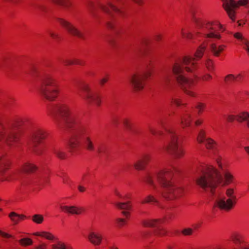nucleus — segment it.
Returning a JSON list of instances; mask_svg holds the SVG:
<instances>
[{
	"instance_id": "1",
	"label": "nucleus",
	"mask_w": 249,
	"mask_h": 249,
	"mask_svg": "<svg viewBox=\"0 0 249 249\" xmlns=\"http://www.w3.org/2000/svg\"><path fill=\"white\" fill-rule=\"evenodd\" d=\"M51 111L58 126L72 131L69 143L71 152L81 147L89 151L95 150L89 128L81 123L80 118L71 112L68 106L65 104L54 105Z\"/></svg>"
},
{
	"instance_id": "2",
	"label": "nucleus",
	"mask_w": 249,
	"mask_h": 249,
	"mask_svg": "<svg viewBox=\"0 0 249 249\" xmlns=\"http://www.w3.org/2000/svg\"><path fill=\"white\" fill-rule=\"evenodd\" d=\"M176 170L174 168L166 169L159 172H148L143 177V181L151 188L153 194L148 195L142 202V204L158 203L156 195H161L167 200H172L180 196L183 193L182 188L174 185L171 179Z\"/></svg>"
},
{
	"instance_id": "3",
	"label": "nucleus",
	"mask_w": 249,
	"mask_h": 249,
	"mask_svg": "<svg viewBox=\"0 0 249 249\" xmlns=\"http://www.w3.org/2000/svg\"><path fill=\"white\" fill-rule=\"evenodd\" d=\"M206 47L203 45L200 46L196 53V58L185 56L176 62L172 68V72L177 82L184 91L190 96H194V93L190 90L194 84V80L187 77L185 72L191 73L193 75H196L195 72L197 67L196 58L199 59L202 57Z\"/></svg>"
},
{
	"instance_id": "4",
	"label": "nucleus",
	"mask_w": 249,
	"mask_h": 249,
	"mask_svg": "<svg viewBox=\"0 0 249 249\" xmlns=\"http://www.w3.org/2000/svg\"><path fill=\"white\" fill-rule=\"evenodd\" d=\"M218 166L221 169L223 177L216 169L212 166H203L199 168V175L196 177V184L205 191L213 193L217 184L223 182V186L232 182L233 176L227 170L224 169L221 163L217 161Z\"/></svg>"
},
{
	"instance_id": "5",
	"label": "nucleus",
	"mask_w": 249,
	"mask_h": 249,
	"mask_svg": "<svg viewBox=\"0 0 249 249\" xmlns=\"http://www.w3.org/2000/svg\"><path fill=\"white\" fill-rule=\"evenodd\" d=\"M20 130L15 123L0 122V142L9 146H15L20 141Z\"/></svg>"
},
{
	"instance_id": "6",
	"label": "nucleus",
	"mask_w": 249,
	"mask_h": 249,
	"mask_svg": "<svg viewBox=\"0 0 249 249\" xmlns=\"http://www.w3.org/2000/svg\"><path fill=\"white\" fill-rule=\"evenodd\" d=\"M39 92L43 97L49 101H53L59 93V85L50 74L46 73L40 78Z\"/></svg>"
},
{
	"instance_id": "7",
	"label": "nucleus",
	"mask_w": 249,
	"mask_h": 249,
	"mask_svg": "<svg viewBox=\"0 0 249 249\" xmlns=\"http://www.w3.org/2000/svg\"><path fill=\"white\" fill-rule=\"evenodd\" d=\"M197 26L198 31L197 34H201L206 38L219 39L221 36L220 32H223L225 29L222 25L217 21L199 22L194 18Z\"/></svg>"
},
{
	"instance_id": "8",
	"label": "nucleus",
	"mask_w": 249,
	"mask_h": 249,
	"mask_svg": "<svg viewBox=\"0 0 249 249\" xmlns=\"http://www.w3.org/2000/svg\"><path fill=\"white\" fill-rule=\"evenodd\" d=\"M211 194L212 199L214 201V206L220 209L228 211L231 210L236 203L237 198L234 195V190L232 188L226 190V194L228 197L227 199L219 193L215 192V190L213 191V193Z\"/></svg>"
},
{
	"instance_id": "9",
	"label": "nucleus",
	"mask_w": 249,
	"mask_h": 249,
	"mask_svg": "<svg viewBox=\"0 0 249 249\" xmlns=\"http://www.w3.org/2000/svg\"><path fill=\"white\" fill-rule=\"evenodd\" d=\"M151 60H147L145 62L146 71L142 72H136L132 74L129 77V81L136 91L141 90L144 86V80L150 76Z\"/></svg>"
},
{
	"instance_id": "10",
	"label": "nucleus",
	"mask_w": 249,
	"mask_h": 249,
	"mask_svg": "<svg viewBox=\"0 0 249 249\" xmlns=\"http://www.w3.org/2000/svg\"><path fill=\"white\" fill-rule=\"evenodd\" d=\"M169 142L167 145L163 148L168 153L172 154L176 158L181 157L184 154L182 149L178 146V138L174 129L167 130Z\"/></svg>"
},
{
	"instance_id": "11",
	"label": "nucleus",
	"mask_w": 249,
	"mask_h": 249,
	"mask_svg": "<svg viewBox=\"0 0 249 249\" xmlns=\"http://www.w3.org/2000/svg\"><path fill=\"white\" fill-rule=\"evenodd\" d=\"M79 90L82 94H79L84 100L89 104H94L99 107L101 104V99L99 93L93 92L90 88L89 84L85 82L79 84L78 86Z\"/></svg>"
},
{
	"instance_id": "12",
	"label": "nucleus",
	"mask_w": 249,
	"mask_h": 249,
	"mask_svg": "<svg viewBox=\"0 0 249 249\" xmlns=\"http://www.w3.org/2000/svg\"><path fill=\"white\" fill-rule=\"evenodd\" d=\"M46 137V132L40 128H36L31 133L28 144L30 146L33 147L34 151L37 155L41 154L42 147L36 148V146L41 143V141Z\"/></svg>"
},
{
	"instance_id": "13",
	"label": "nucleus",
	"mask_w": 249,
	"mask_h": 249,
	"mask_svg": "<svg viewBox=\"0 0 249 249\" xmlns=\"http://www.w3.org/2000/svg\"><path fill=\"white\" fill-rule=\"evenodd\" d=\"M123 1H120L119 0H114L113 3L110 0H107L104 4H100V8L108 15L113 17L114 14H117L120 16L123 15V11L121 9L120 4L123 3Z\"/></svg>"
},
{
	"instance_id": "14",
	"label": "nucleus",
	"mask_w": 249,
	"mask_h": 249,
	"mask_svg": "<svg viewBox=\"0 0 249 249\" xmlns=\"http://www.w3.org/2000/svg\"><path fill=\"white\" fill-rule=\"evenodd\" d=\"M248 0H239L236 2L234 0H227L224 5V8L227 12L230 18L232 20H235L234 8H238L239 6L245 5L247 4Z\"/></svg>"
},
{
	"instance_id": "15",
	"label": "nucleus",
	"mask_w": 249,
	"mask_h": 249,
	"mask_svg": "<svg viewBox=\"0 0 249 249\" xmlns=\"http://www.w3.org/2000/svg\"><path fill=\"white\" fill-rule=\"evenodd\" d=\"M161 223L162 220L160 219H152L143 221L142 224L145 227L156 228V229L154 231L155 235L163 236L166 234L167 231L160 228Z\"/></svg>"
},
{
	"instance_id": "16",
	"label": "nucleus",
	"mask_w": 249,
	"mask_h": 249,
	"mask_svg": "<svg viewBox=\"0 0 249 249\" xmlns=\"http://www.w3.org/2000/svg\"><path fill=\"white\" fill-rule=\"evenodd\" d=\"M57 20L58 22L67 30L69 34L80 38L83 39H85L84 34L78 30L71 23L62 18H58Z\"/></svg>"
},
{
	"instance_id": "17",
	"label": "nucleus",
	"mask_w": 249,
	"mask_h": 249,
	"mask_svg": "<svg viewBox=\"0 0 249 249\" xmlns=\"http://www.w3.org/2000/svg\"><path fill=\"white\" fill-rule=\"evenodd\" d=\"M197 141L199 143L204 142L206 148L208 149H214L216 146L215 142L210 138H206L205 132L201 130L199 132L197 138Z\"/></svg>"
},
{
	"instance_id": "18",
	"label": "nucleus",
	"mask_w": 249,
	"mask_h": 249,
	"mask_svg": "<svg viewBox=\"0 0 249 249\" xmlns=\"http://www.w3.org/2000/svg\"><path fill=\"white\" fill-rule=\"evenodd\" d=\"M235 119H236L239 122H245L246 125L249 128V113L248 112H241L236 116L234 115H229L227 117V120L229 122H232Z\"/></svg>"
},
{
	"instance_id": "19",
	"label": "nucleus",
	"mask_w": 249,
	"mask_h": 249,
	"mask_svg": "<svg viewBox=\"0 0 249 249\" xmlns=\"http://www.w3.org/2000/svg\"><path fill=\"white\" fill-rule=\"evenodd\" d=\"M150 159L151 157L149 155H144L134 163V166L137 170H143Z\"/></svg>"
},
{
	"instance_id": "20",
	"label": "nucleus",
	"mask_w": 249,
	"mask_h": 249,
	"mask_svg": "<svg viewBox=\"0 0 249 249\" xmlns=\"http://www.w3.org/2000/svg\"><path fill=\"white\" fill-rule=\"evenodd\" d=\"M231 239L235 245L233 249H249V247H246L244 245L241 235L234 234L231 236Z\"/></svg>"
},
{
	"instance_id": "21",
	"label": "nucleus",
	"mask_w": 249,
	"mask_h": 249,
	"mask_svg": "<svg viewBox=\"0 0 249 249\" xmlns=\"http://www.w3.org/2000/svg\"><path fill=\"white\" fill-rule=\"evenodd\" d=\"M61 209L64 212L71 214H80L84 211L82 207L75 206H60Z\"/></svg>"
},
{
	"instance_id": "22",
	"label": "nucleus",
	"mask_w": 249,
	"mask_h": 249,
	"mask_svg": "<svg viewBox=\"0 0 249 249\" xmlns=\"http://www.w3.org/2000/svg\"><path fill=\"white\" fill-rule=\"evenodd\" d=\"M226 48V45L224 44H218L215 43H212L210 45V49L212 53L216 57L219 56Z\"/></svg>"
},
{
	"instance_id": "23",
	"label": "nucleus",
	"mask_w": 249,
	"mask_h": 249,
	"mask_svg": "<svg viewBox=\"0 0 249 249\" xmlns=\"http://www.w3.org/2000/svg\"><path fill=\"white\" fill-rule=\"evenodd\" d=\"M88 239L92 244L98 246L101 243L103 237L101 233L91 231L89 234Z\"/></svg>"
},
{
	"instance_id": "24",
	"label": "nucleus",
	"mask_w": 249,
	"mask_h": 249,
	"mask_svg": "<svg viewBox=\"0 0 249 249\" xmlns=\"http://www.w3.org/2000/svg\"><path fill=\"white\" fill-rule=\"evenodd\" d=\"M37 167L34 164L31 163H26L22 167L21 170L23 172L27 173H33L36 170Z\"/></svg>"
},
{
	"instance_id": "25",
	"label": "nucleus",
	"mask_w": 249,
	"mask_h": 249,
	"mask_svg": "<svg viewBox=\"0 0 249 249\" xmlns=\"http://www.w3.org/2000/svg\"><path fill=\"white\" fill-rule=\"evenodd\" d=\"M124 127L129 131H131L134 134L139 135L140 133L135 129L132 128V124L127 119H124L122 121Z\"/></svg>"
},
{
	"instance_id": "26",
	"label": "nucleus",
	"mask_w": 249,
	"mask_h": 249,
	"mask_svg": "<svg viewBox=\"0 0 249 249\" xmlns=\"http://www.w3.org/2000/svg\"><path fill=\"white\" fill-rule=\"evenodd\" d=\"M234 36L238 39H241L242 43L244 45V49L249 53V42L247 39L243 38L242 35L239 33H235Z\"/></svg>"
},
{
	"instance_id": "27",
	"label": "nucleus",
	"mask_w": 249,
	"mask_h": 249,
	"mask_svg": "<svg viewBox=\"0 0 249 249\" xmlns=\"http://www.w3.org/2000/svg\"><path fill=\"white\" fill-rule=\"evenodd\" d=\"M191 119V115L189 113H185L181 118V124L182 126H188L190 124Z\"/></svg>"
},
{
	"instance_id": "28",
	"label": "nucleus",
	"mask_w": 249,
	"mask_h": 249,
	"mask_svg": "<svg viewBox=\"0 0 249 249\" xmlns=\"http://www.w3.org/2000/svg\"><path fill=\"white\" fill-rule=\"evenodd\" d=\"M53 3L63 6L66 8H69L72 5L71 0H51Z\"/></svg>"
},
{
	"instance_id": "29",
	"label": "nucleus",
	"mask_w": 249,
	"mask_h": 249,
	"mask_svg": "<svg viewBox=\"0 0 249 249\" xmlns=\"http://www.w3.org/2000/svg\"><path fill=\"white\" fill-rule=\"evenodd\" d=\"M170 81V74L168 72H164L160 78V82L163 85H167Z\"/></svg>"
},
{
	"instance_id": "30",
	"label": "nucleus",
	"mask_w": 249,
	"mask_h": 249,
	"mask_svg": "<svg viewBox=\"0 0 249 249\" xmlns=\"http://www.w3.org/2000/svg\"><path fill=\"white\" fill-rule=\"evenodd\" d=\"M9 216L11 220L15 223L17 224L18 222L20 219H23L24 217V215H18L15 212H12L9 214Z\"/></svg>"
},
{
	"instance_id": "31",
	"label": "nucleus",
	"mask_w": 249,
	"mask_h": 249,
	"mask_svg": "<svg viewBox=\"0 0 249 249\" xmlns=\"http://www.w3.org/2000/svg\"><path fill=\"white\" fill-rule=\"evenodd\" d=\"M8 160L3 157H0V174L3 173L8 166Z\"/></svg>"
},
{
	"instance_id": "32",
	"label": "nucleus",
	"mask_w": 249,
	"mask_h": 249,
	"mask_svg": "<svg viewBox=\"0 0 249 249\" xmlns=\"http://www.w3.org/2000/svg\"><path fill=\"white\" fill-rule=\"evenodd\" d=\"M115 206L118 209L129 210L131 209V206L129 204V202H117L115 203Z\"/></svg>"
},
{
	"instance_id": "33",
	"label": "nucleus",
	"mask_w": 249,
	"mask_h": 249,
	"mask_svg": "<svg viewBox=\"0 0 249 249\" xmlns=\"http://www.w3.org/2000/svg\"><path fill=\"white\" fill-rule=\"evenodd\" d=\"M18 242L22 246H30L32 245L33 243L32 240L29 238H22L20 239Z\"/></svg>"
},
{
	"instance_id": "34",
	"label": "nucleus",
	"mask_w": 249,
	"mask_h": 249,
	"mask_svg": "<svg viewBox=\"0 0 249 249\" xmlns=\"http://www.w3.org/2000/svg\"><path fill=\"white\" fill-rule=\"evenodd\" d=\"M52 249H67L66 245L63 242L57 241L56 244L52 245Z\"/></svg>"
},
{
	"instance_id": "35",
	"label": "nucleus",
	"mask_w": 249,
	"mask_h": 249,
	"mask_svg": "<svg viewBox=\"0 0 249 249\" xmlns=\"http://www.w3.org/2000/svg\"><path fill=\"white\" fill-rule=\"evenodd\" d=\"M147 43V40L145 38H143L141 40V41L140 42V44L135 49L134 53L136 54L140 53L141 51V47H143L144 46L146 45Z\"/></svg>"
},
{
	"instance_id": "36",
	"label": "nucleus",
	"mask_w": 249,
	"mask_h": 249,
	"mask_svg": "<svg viewBox=\"0 0 249 249\" xmlns=\"http://www.w3.org/2000/svg\"><path fill=\"white\" fill-rule=\"evenodd\" d=\"M236 79L235 77L232 74H228L225 78V82L226 84H231L233 81Z\"/></svg>"
},
{
	"instance_id": "37",
	"label": "nucleus",
	"mask_w": 249,
	"mask_h": 249,
	"mask_svg": "<svg viewBox=\"0 0 249 249\" xmlns=\"http://www.w3.org/2000/svg\"><path fill=\"white\" fill-rule=\"evenodd\" d=\"M32 220L37 224H40L43 221V217L40 214H35L33 216Z\"/></svg>"
},
{
	"instance_id": "38",
	"label": "nucleus",
	"mask_w": 249,
	"mask_h": 249,
	"mask_svg": "<svg viewBox=\"0 0 249 249\" xmlns=\"http://www.w3.org/2000/svg\"><path fill=\"white\" fill-rule=\"evenodd\" d=\"M62 62L65 65H70L73 64H76L79 65H82V63L80 62L78 60H76L75 62H74L72 60H62Z\"/></svg>"
},
{
	"instance_id": "39",
	"label": "nucleus",
	"mask_w": 249,
	"mask_h": 249,
	"mask_svg": "<svg viewBox=\"0 0 249 249\" xmlns=\"http://www.w3.org/2000/svg\"><path fill=\"white\" fill-rule=\"evenodd\" d=\"M53 152L59 159H64L65 158L66 154L64 152L58 149H54Z\"/></svg>"
},
{
	"instance_id": "40",
	"label": "nucleus",
	"mask_w": 249,
	"mask_h": 249,
	"mask_svg": "<svg viewBox=\"0 0 249 249\" xmlns=\"http://www.w3.org/2000/svg\"><path fill=\"white\" fill-rule=\"evenodd\" d=\"M181 34L182 37L186 38L188 39H191L193 37V35L191 32H188L187 33H185L184 32L183 29H181Z\"/></svg>"
},
{
	"instance_id": "41",
	"label": "nucleus",
	"mask_w": 249,
	"mask_h": 249,
	"mask_svg": "<svg viewBox=\"0 0 249 249\" xmlns=\"http://www.w3.org/2000/svg\"><path fill=\"white\" fill-rule=\"evenodd\" d=\"M42 237H45L48 240H53L55 239L54 236L50 232H47L46 231H43V234H42Z\"/></svg>"
},
{
	"instance_id": "42",
	"label": "nucleus",
	"mask_w": 249,
	"mask_h": 249,
	"mask_svg": "<svg viewBox=\"0 0 249 249\" xmlns=\"http://www.w3.org/2000/svg\"><path fill=\"white\" fill-rule=\"evenodd\" d=\"M149 131L153 135H162V132L160 131H157L155 128L151 126H149L148 127Z\"/></svg>"
},
{
	"instance_id": "43",
	"label": "nucleus",
	"mask_w": 249,
	"mask_h": 249,
	"mask_svg": "<svg viewBox=\"0 0 249 249\" xmlns=\"http://www.w3.org/2000/svg\"><path fill=\"white\" fill-rule=\"evenodd\" d=\"M193 230L191 228H186L182 231V233L184 235H190L192 234Z\"/></svg>"
},
{
	"instance_id": "44",
	"label": "nucleus",
	"mask_w": 249,
	"mask_h": 249,
	"mask_svg": "<svg viewBox=\"0 0 249 249\" xmlns=\"http://www.w3.org/2000/svg\"><path fill=\"white\" fill-rule=\"evenodd\" d=\"M87 7L92 16L94 17H95V14L93 12V9L94 8V4L92 2H89L87 5Z\"/></svg>"
},
{
	"instance_id": "45",
	"label": "nucleus",
	"mask_w": 249,
	"mask_h": 249,
	"mask_svg": "<svg viewBox=\"0 0 249 249\" xmlns=\"http://www.w3.org/2000/svg\"><path fill=\"white\" fill-rule=\"evenodd\" d=\"M205 104L201 103H198L196 106V108L198 109L199 113L203 111V109L205 108Z\"/></svg>"
},
{
	"instance_id": "46",
	"label": "nucleus",
	"mask_w": 249,
	"mask_h": 249,
	"mask_svg": "<svg viewBox=\"0 0 249 249\" xmlns=\"http://www.w3.org/2000/svg\"><path fill=\"white\" fill-rule=\"evenodd\" d=\"M97 153L99 156H101L105 153V148L103 146H99L97 149Z\"/></svg>"
},
{
	"instance_id": "47",
	"label": "nucleus",
	"mask_w": 249,
	"mask_h": 249,
	"mask_svg": "<svg viewBox=\"0 0 249 249\" xmlns=\"http://www.w3.org/2000/svg\"><path fill=\"white\" fill-rule=\"evenodd\" d=\"M117 225L119 227H122L126 223V221L123 218H118L116 220Z\"/></svg>"
},
{
	"instance_id": "48",
	"label": "nucleus",
	"mask_w": 249,
	"mask_h": 249,
	"mask_svg": "<svg viewBox=\"0 0 249 249\" xmlns=\"http://www.w3.org/2000/svg\"><path fill=\"white\" fill-rule=\"evenodd\" d=\"M206 67L209 71H211L213 69V62L211 60H208L206 63Z\"/></svg>"
},
{
	"instance_id": "49",
	"label": "nucleus",
	"mask_w": 249,
	"mask_h": 249,
	"mask_svg": "<svg viewBox=\"0 0 249 249\" xmlns=\"http://www.w3.org/2000/svg\"><path fill=\"white\" fill-rule=\"evenodd\" d=\"M162 36L160 34H156L154 36V38L156 41H160L162 39Z\"/></svg>"
},
{
	"instance_id": "50",
	"label": "nucleus",
	"mask_w": 249,
	"mask_h": 249,
	"mask_svg": "<svg viewBox=\"0 0 249 249\" xmlns=\"http://www.w3.org/2000/svg\"><path fill=\"white\" fill-rule=\"evenodd\" d=\"M0 235L5 238H10L12 237V235L8 234L6 233H5L1 231H0Z\"/></svg>"
},
{
	"instance_id": "51",
	"label": "nucleus",
	"mask_w": 249,
	"mask_h": 249,
	"mask_svg": "<svg viewBox=\"0 0 249 249\" xmlns=\"http://www.w3.org/2000/svg\"><path fill=\"white\" fill-rule=\"evenodd\" d=\"M172 102L178 106H179L180 105V102L179 100L176 98L172 99Z\"/></svg>"
},
{
	"instance_id": "52",
	"label": "nucleus",
	"mask_w": 249,
	"mask_h": 249,
	"mask_svg": "<svg viewBox=\"0 0 249 249\" xmlns=\"http://www.w3.org/2000/svg\"><path fill=\"white\" fill-rule=\"evenodd\" d=\"M107 80H108V78L107 77H104L100 80V84L102 85H103L105 83H106L107 81Z\"/></svg>"
},
{
	"instance_id": "53",
	"label": "nucleus",
	"mask_w": 249,
	"mask_h": 249,
	"mask_svg": "<svg viewBox=\"0 0 249 249\" xmlns=\"http://www.w3.org/2000/svg\"><path fill=\"white\" fill-rule=\"evenodd\" d=\"M46 247V245L45 244H41L37 247H36V249H45Z\"/></svg>"
},
{
	"instance_id": "54",
	"label": "nucleus",
	"mask_w": 249,
	"mask_h": 249,
	"mask_svg": "<svg viewBox=\"0 0 249 249\" xmlns=\"http://www.w3.org/2000/svg\"><path fill=\"white\" fill-rule=\"evenodd\" d=\"M107 26L108 27V28L109 29H113V24L110 22V21H107Z\"/></svg>"
},
{
	"instance_id": "55",
	"label": "nucleus",
	"mask_w": 249,
	"mask_h": 249,
	"mask_svg": "<svg viewBox=\"0 0 249 249\" xmlns=\"http://www.w3.org/2000/svg\"><path fill=\"white\" fill-rule=\"evenodd\" d=\"M211 76L209 74H207L203 76V80H208L211 78Z\"/></svg>"
},
{
	"instance_id": "56",
	"label": "nucleus",
	"mask_w": 249,
	"mask_h": 249,
	"mask_svg": "<svg viewBox=\"0 0 249 249\" xmlns=\"http://www.w3.org/2000/svg\"><path fill=\"white\" fill-rule=\"evenodd\" d=\"M58 176H59V175H58ZM59 176H60V175H59ZM60 177L63 178L64 183H68V178L67 177H66L65 176H60Z\"/></svg>"
},
{
	"instance_id": "57",
	"label": "nucleus",
	"mask_w": 249,
	"mask_h": 249,
	"mask_svg": "<svg viewBox=\"0 0 249 249\" xmlns=\"http://www.w3.org/2000/svg\"><path fill=\"white\" fill-rule=\"evenodd\" d=\"M50 35L52 37H53V38H57L58 37V35L57 34H54L53 33H52V32H50Z\"/></svg>"
},
{
	"instance_id": "58",
	"label": "nucleus",
	"mask_w": 249,
	"mask_h": 249,
	"mask_svg": "<svg viewBox=\"0 0 249 249\" xmlns=\"http://www.w3.org/2000/svg\"><path fill=\"white\" fill-rule=\"evenodd\" d=\"M88 175H89L88 173H86L83 174V176H82V180H86L87 179V177H88Z\"/></svg>"
},
{
	"instance_id": "59",
	"label": "nucleus",
	"mask_w": 249,
	"mask_h": 249,
	"mask_svg": "<svg viewBox=\"0 0 249 249\" xmlns=\"http://www.w3.org/2000/svg\"><path fill=\"white\" fill-rule=\"evenodd\" d=\"M5 1L10 2L13 3H16L18 1V0H4Z\"/></svg>"
},
{
	"instance_id": "60",
	"label": "nucleus",
	"mask_w": 249,
	"mask_h": 249,
	"mask_svg": "<svg viewBox=\"0 0 249 249\" xmlns=\"http://www.w3.org/2000/svg\"><path fill=\"white\" fill-rule=\"evenodd\" d=\"M42 234H43V231L42 232H35L34 233V235L36 236H39L42 237Z\"/></svg>"
},
{
	"instance_id": "61",
	"label": "nucleus",
	"mask_w": 249,
	"mask_h": 249,
	"mask_svg": "<svg viewBox=\"0 0 249 249\" xmlns=\"http://www.w3.org/2000/svg\"><path fill=\"white\" fill-rule=\"evenodd\" d=\"M78 190L80 192H83L85 191V188L81 186H78Z\"/></svg>"
},
{
	"instance_id": "62",
	"label": "nucleus",
	"mask_w": 249,
	"mask_h": 249,
	"mask_svg": "<svg viewBox=\"0 0 249 249\" xmlns=\"http://www.w3.org/2000/svg\"><path fill=\"white\" fill-rule=\"evenodd\" d=\"M122 213L126 217H127L129 214V212H126V211H123L122 212Z\"/></svg>"
},
{
	"instance_id": "63",
	"label": "nucleus",
	"mask_w": 249,
	"mask_h": 249,
	"mask_svg": "<svg viewBox=\"0 0 249 249\" xmlns=\"http://www.w3.org/2000/svg\"><path fill=\"white\" fill-rule=\"evenodd\" d=\"M202 121L200 120H197L195 122V124L196 125H199L202 123Z\"/></svg>"
},
{
	"instance_id": "64",
	"label": "nucleus",
	"mask_w": 249,
	"mask_h": 249,
	"mask_svg": "<svg viewBox=\"0 0 249 249\" xmlns=\"http://www.w3.org/2000/svg\"><path fill=\"white\" fill-rule=\"evenodd\" d=\"M245 149L246 151V152L249 154V147H245Z\"/></svg>"
}]
</instances>
